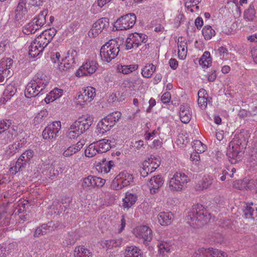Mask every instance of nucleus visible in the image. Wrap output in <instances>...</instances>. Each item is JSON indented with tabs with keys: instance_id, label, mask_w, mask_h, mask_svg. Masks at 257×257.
Returning <instances> with one entry per match:
<instances>
[{
	"instance_id": "f257e3e1",
	"label": "nucleus",
	"mask_w": 257,
	"mask_h": 257,
	"mask_svg": "<svg viewBox=\"0 0 257 257\" xmlns=\"http://www.w3.org/2000/svg\"><path fill=\"white\" fill-rule=\"evenodd\" d=\"M50 80V77L43 72H38L27 84L25 91L26 97H34L41 93L43 94L47 92Z\"/></svg>"
},
{
	"instance_id": "f03ea898",
	"label": "nucleus",
	"mask_w": 257,
	"mask_h": 257,
	"mask_svg": "<svg viewBox=\"0 0 257 257\" xmlns=\"http://www.w3.org/2000/svg\"><path fill=\"white\" fill-rule=\"evenodd\" d=\"M227 156L229 162L231 164H235L240 161L243 155L246 148L245 139L242 134L235 136L229 145Z\"/></svg>"
},
{
	"instance_id": "7ed1b4c3",
	"label": "nucleus",
	"mask_w": 257,
	"mask_h": 257,
	"mask_svg": "<svg viewBox=\"0 0 257 257\" xmlns=\"http://www.w3.org/2000/svg\"><path fill=\"white\" fill-rule=\"evenodd\" d=\"M210 218V213L200 204L193 205L187 215L188 221L192 226H201L206 223Z\"/></svg>"
},
{
	"instance_id": "20e7f679",
	"label": "nucleus",
	"mask_w": 257,
	"mask_h": 257,
	"mask_svg": "<svg viewBox=\"0 0 257 257\" xmlns=\"http://www.w3.org/2000/svg\"><path fill=\"white\" fill-rule=\"evenodd\" d=\"M119 52L118 42L111 39L104 44L100 50V55L103 62H110L115 59Z\"/></svg>"
},
{
	"instance_id": "39448f33",
	"label": "nucleus",
	"mask_w": 257,
	"mask_h": 257,
	"mask_svg": "<svg viewBox=\"0 0 257 257\" xmlns=\"http://www.w3.org/2000/svg\"><path fill=\"white\" fill-rule=\"evenodd\" d=\"M121 113L114 111L102 118L97 125V128L100 133L104 134L109 131L120 118Z\"/></svg>"
},
{
	"instance_id": "423d86ee",
	"label": "nucleus",
	"mask_w": 257,
	"mask_h": 257,
	"mask_svg": "<svg viewBox=\"0 0 257 257\" xmlns=\"http://www.w3.org/2000/svg\"><path fill=\"white\" fill-rule=\"evenodd\" d=\"M189 180V177L182 172H177L170 179L169 187L173 191H179L186 187Z\"/></svg>"
},
{
	"instance_id": "0eeeda50",
	"label": "nucleus",
	"mask_w": 257,
	"mask_h": 257,
	"mask_svg": "<svg viewBox=\"0 0 257 257\" xmlns=\"http://www.w3.org/2000/svg\"><path fill=\"white\" fill-rule=\"evenodd\" d=\"M134 181L133 174L127 171L120 172L113 180L111 188L114 190H119L130 185Z\"/></svg>"
},
{
	"instance_id": "6e6552de",
	"label": "nucleus",
	"mask_w": 257,
	"mask_h": 257,
	"mask_svg": "<svg viewBox=\"0 0 257 257\" xmlns=\"http://www.w3.org/2000/svg\"><path fill=\"white\" fill-rule=\"evenodd\" d=\"M147 39L148 36L143 33L130 34L125 41V49H137L142 44L146 43Z\"/></svg>"
},
{
	"instance_id": "1a4fd4ad",
	"label": "nucleus",
	"mask_w": 257,
	"mask_h": 257,
	"mask_svg": "<svg viewBox=\"0 0 257 257\" xmlns=\"http://www.w3.org/2000/svg\"><path fill=\"white\" fill-rule=\"evenodd\" d=\"M136 16L134 13H130L121 16L115 23L117 30H125L132 28L136 22Z\"/></svg>"
},
{
	"instance_id": "9d476101",
	"label": "nucleus",
	"mask_w": 257,
	"mask_h": 257,
	"mask_svg": "<svg viewBox=\"0 0 257 257\" xmlns=\"http://www.w3.org/2000/svg\"><path fill=\"white\" fill-rule=\"evenodd\" d=\"M56 32L57 31L54 28H50L44 31L35 39L37 42L36 44L40 45H39L40 48L44 50L55 36Z\"/></svg>"
},
{
	"instance_id": "9b49d317",
	"label": "nucleus",
	"mask_w": 257,
	"mask_h": 257,
	"mask_svg": "<svg viewBox=\"0 0 257 257\" xmlns=\"http://www.w3.org/2000/svg\"><path fill=\"white\" fill-rule=\"evenodd\" d=\"M95 89L91 86L82 88L79 92L77 100L81 105H85L90 102L95 96Z\"/></svg>"
},
{
	"instance_id": "f8f14e48",
	"label": "nucleus",
	"mask_w": 257,
	"mask_h": 257,
	"mask_svg": "<svg viewBox=\"0 0 257 257\" xmlns=\"http://www.w3.org/2000/svg\"><path fill=\"white\" fill-rule=\"evenodd\" d=\"M192 257H227V254L217 249L201 247L193 253Z\"/></svg>"
},
{
	"instance_id": "ddd939ff",
	"label": "nucleus",
	"mask_w": 257,
	"mask_h": 257,
	"mask_svg": "<svg viewBox=\"0 0 257 257\" xmlns=\"http://www.w3.org/2000/svg\"><path fill=\"white\" fill-rule=\"evenodd\" d=\"M133 233L137 237L143 238L146 245L148 244V242H150L153 238L151 229L146 225L137 227L134 229Z\"/></svg>"
},
{
	"instance_id": "4468645a",
	"label": "nucleus",
	"mask_w": 257,
	"mask_h": 257,
	"mask_svg": "<svg viewBox=\"0 0 257 257\" xmlns=\"http://www.w3.org/2000/svg\"><path fill=\"white\" fill-rule=\"evenodd\" d=\"M98 66L95 61H87L79 68L76 75L79 77L90 76L96 71Z\"/></svg>"
},
{
	"instance_id": "2eb2a0df",
	"label": "nucleus",
	"mask_w": 257,
	"mask_h": 257,
	"mask_svg": "<svg viewBox=\"0 0 257 257\" xmlns=\"http://www.w3.org/2000/svg\"><path fill=\"white\" fill-rule=\"evenodd\" d=\"M61 127L59 121H54L45 127L43 132V137L45 140H51L58 136V133Z\"/></svg>"
},
{
	"instance_id": "dca6fc26",
	"label": "nucleus",
	"mask_w": 257,
	"mask_h": 257,
	"mask_svg": "<svg viewBox=\"0 0 257 257\" xmlns=\"http://www.w3.org/2000/svg\"><path fill=\"white\" fill-rule=\"evenodd\" d=\"M13 60L10 58H3L0 61V82L4 81L6 77H10L12 72L10 70Z\"/></svg>"
},
{
	"instance_id": "f3484780",
	"label": "nucleus",
	"mask_w": 257,
	"mask_h": 257,
	"mask_svg": "<svg viewBox=\"0 0 257 257\" xmlns=\"http://www.w3.org/2000/svg\"><path fill=\"white\" fill-rule=\"evenodd\" d=\"M109 26L108 19L106 18H102L98 20L92 25L90 30L88 32V35L90 37H95L103 29Z\"/></svg>"
},
{
	"instance_id": "a211bd4d",
	"label": "nucleus",
	"mask_w": 257,
	"mask_h": 257,
	"mask_svg": "<svg viewBox=\"0 0 257 257\" xmlns=\"http://www.w3.org/2000/svg\"><path fill=\"white\" fill-rule=\"evenodd\" d=\"M93 118L90 116H84L79 117L78 120H76L72 123V125L74 126L81 134L88 130L92 124Z\"/></svg>"
},
{
	"instance_id": "6ab92c4d",
	"label": "nucleus",
	"mask_w": 257,
	"mask_h": 257,
	"mask_svg": "<svg viewBox=\"0 0 257 257\" xmlns=\"http://www.w3.org/2000/svg\"><path fill=\"white\" fill-rule=\"evenodd\" d=\"M85 140H82L77 143L68 147L62 148V155L65 157H70L79 152L85 145Z\"/></svg>"
},
{
	"instance_id": "aec40b11",
	"label": "nucleus",
	"mask_w": 257,
	"mask_h": 257,
	"mask_svg": "<svg viewBox=\"0 0 257 257\" xmlns=\"http://www.w3.org/2000/svg\"><path fill=\"white\" fill-rule=\"evenodd\" d=\"M16 126L12 125L11 127L0 134V141L2 144H6L12 141L16 135Z\"/></svg>"
},
{
	"instance_id": "412c9836",
	"label": "nucleus",
	"mask_w": 257,
	"mask_h": 257,
	"mask_svg": "<svg viewBox=\"0 0 257 257\" xmlns=\"http://www.w3.org/2000/svg\"><path fill=\"white\" fill-rule=\"evenodd\" d=\"M17 90V87L15 86V84H10L7 85L3 92V96L0 98V103L2 104H6L15 94Z\"/></svg>"
},
{
	"instance_id": "4be33fe9",
	"label": "nucleus",
	"mask_w": 257,
	"mask_h": 257,
	"mask_svg": "<svg viewBox=\"0 0 257 257\" xmlns=\"http://www.w3.org/2000/svg\"><path fill=\"white\" fill-rule=\"evenodd\" d=\"M164 183V180L161 176L157 175L152 177L149 181L150 192L152 194H155Z\"/></svg>"
},
{
	"instance_id": "5701e85b",
	"label": "nucleus",
	"mask_w": 257,
	"mask_h": 257,
	"mask_svg": "<svg viewBox=\"0 0 257 257\" xmlns=\"http://www.w3.org/2000/svg\"><path fill=\"white\" fill-rule=\"evenodd\" d=\"M172 241L167 238L158 240L157 244L158 250L159 253L162 255H165L166 253L169 252L172 247Z\"/></svg>"
},
{
	"instance_id": "b1692460",
	"label": "nucleus",
	"mask_w": 257,
	"mask_h": 257,
	"mask_svg": "<svg viewBox=\"0 0 257 257\" xmlns=\"http://www.w3.org/2000/svg\"><path fill=\"white\" fill-rule=\"evenodd\" d=\"M179 115L180 120L182 122L187 123L190 121L192 113L190 110V108L187 104L181 105Z\"/></svg>"
},
{
	"instance_id": "393cba45",
	"label": "nucleus",
	"mask_w": 257,
	"mask_h": 257,
	"mask_svg": "<svg viewBox=\"0 0 257 257\" xmlns=\"http://www.w3.org/2000/svg\"><path fill=\"white\" fill-rule=\"evenodd\" d=\"M243 216L247 219H254L257 216V207L253 203L246 204L242 209Z\"/></svg>"
},
{
	"instance_id": "a878e982",
	"label": "nucleus",
	"mask_w": 257,
	"mask_h": 257,
	"mask_svg": "<svg viewBox=\"0 0 257 257\" xmlns=\"http://www.w3.org/2000/svg\"><path fill=\"white\" fill-rule=\"evenodd\" d=\"M174 218V215L171 212H161L158 215V222L163 226L170 224Z\"/></svg>"
},
{
	"instance_id": "bb28decb",
	"label": "nucleus",
	"mask_w": 257,
	"mask_h": 257,
	"mask_svg": "<svg viewBox=\"0 0 257 257\" xmlns=\"http://www.w3.org/2000/svg\"><path fill=\"white\" fill-rule=\"evenodd\" d=\"M124 257H143L142 252L140 248L136 246H126L124 252Z\"/></svg>"
},
{
	"instance_id": "cd10ccee",
	"label": "nucleus",
	"mask_w": 257,
	"mask_h": 257,
	"mask_svg": "<svg viewBox=\"0 0 257 257\" xmlns=\"http://www.w3.org/2000/svg\"><path fill=\"white\" fill-rule=\"evenodd\" d=\"M36 43L37 42L34 39L29 47V54L33 58L39 56L44 51L43 49L40 48V45Z\"/></svg>"
},
{
	"instance_id": "c85d7f7f",
	"label": "nucleus",
	"mask_w": 257,
	"mask_h": 257,
	"mask_svg": "<svg viewBox=\"0 0 257 257\" xmlns=\"http://www.w3.org/2000/svg\"><path fill=\"white\" fill-rule=\"evenodd\" d=\"M95 143L97 149L98 151V154L106 152L111 148L108 140L104 139Z\"/></svg>"
},
{
	"instance_id": "c756f323",
	"label": "nucleus",
	"mask_w": 257,
	"mask_h": 257,
	"mask_svg": "<svg viewBox=\"0 0 257 257\" xmlns=\"http://www.w3.org/2000/svg\"><path fill=\"white\" fill-rule=\"evenodd\" d=\"M137 196L133 193L127 192L125 198L123 199V206L128 209L136 203L137 200Z\"/></svg>"
},
{
	"instance_id": "7c9ffc66",
	"label": "nucleus",
	"mask_w": 257,
	"mask_h": 257,
	"mask_svg": "<svg viewBox=\"0 0 257 257\" xmlns=\"http://www.w3.org/2000/svg\"><path fill=\"white\" fill-rule=\"evenodd\" d=\"M253 181H248V180L245 179L243 180H237L233 182V187L238 190L251 189V184H253Z\"/></svg>"
},
{
	"instance_id": "2f4dec72",
	"label": "nucleus",
	"mask_w": 257,
	"mask_h": 257,
	"mask_svg": "<svg viewBox=\"0 0 257 257\" xmlns=\"http://www.w3.org/2000/svg\"><path fill=\"white\" fill-rule=\"evenodd\" d=\"M62 93L63 90L62 89L57 88H55L47 95L45 100L47 103L53 102L60 97L62 95Z\"/></svg>"
},
{
	"instance_id": "473e14b6",
	"label": "nucleus",
	"mask_w": 257,
	"mask_h": 257,
	"mask_svg": "<svg viewBox=\"0 0 257 257\" xmlns=\"http://www.w3.org/2000/svg\"><path fill=\"white\" fill-rule=\"evenodd\" d=\"M213 178L209 175L204 176L197 186V190L207 189L212 184Z\"/></svg>"
},
{
	"instance_id": "72a5a7b5",
	"label": "nucleus",
	"mask_w": 257,
	"mask_h": 257,
	"mask_svg": "<svg viewBox=\"0 0 257 257\" xmlns=\"http://www.w3.org/2000/svg\"><path fill=\"white\" fill-rule=\"evenodd\" d=\"M48 11L44 10L32 20L39 29L46 23V17Z\"/></svg>"
},
{
	"instance_id": "f704fd0d",
	"label": "nucleus",
	"mask_w": 257,
	"mask_h": 257,
	"mask_svg": "<svg viewBox=\"0 0 257 257\" xmlns=\"http://www.w3.org/2000/svg\"><path fill=\"white\" fill-rule=\"evenodd\" d=\"M122 240L121 238L106 240L103 244L107 249H113L120 246Z\"/></svg>"
},
{
	"instance_id": "c9c22d12",
	"label": "nucleus",
	"mask_w": 257,
	"mask_h": 257,
	"mask_svg": "<svg viewBox=\"0 0 257 257\" xmlns=\"http://www.w3.org/2000/svg\"><path fill=\"white\" fill-rule=\"evenodd\" d=\"M48 116V112L46 109H43L38 112L34 118L35 125L42 123Z\"/></svg>"
},
{
	"instance_id": "e433bc0d",
	"label": "nucleus",
	"mask_w": 257,
	"mask_h": 257,
	"mask_svg": "<svg viewBox=\"0 0 257 257\" xmlns=\"http://www.w3.org/2000/svg\"><path fill=\"white\" fill-rule=\"evenodd\" d=\"M256 11L253 4H250L243 13V18L249 21H252L255 17Z\"/></svg>"
},
{
	"instance_id": "4c0bfd02",
	"label": "nucleus",
	"mask_w": 257,
	"mask_h": 257,
	"mask_svg": "<svg viewBox=\"0 0 257 257\" xmlns=\"http://www.w3.org/2000/svg\"><path fill=\"white\" fill-rule=\"evenodd\" d=\"M199 153L195 152L191 154L190 159L193 162V165L192 168L194 171L200 172L201 171L202 168L199 167L200 156Z\"/></svg>"
},
{
	"instance_id": "58836bf2",
	"label": "nucleus",
	"mask_w": 257,
	"mask_h": 257,
	"mask_svg": "<svg viewBox=\"0 0 257 257\" xmlns=\"http://www.w3.org/2000/svg\"><path fill=\"white\" fill-rule=\"evenodd\" d=\"M156 66L153 64H147L142 69V74L143 77L150 78L156 70Z\"/></svg>"
},
{
	"instance_id": "ea45409f",
	"label": "nucleus",
	"mask_w": 257,
	"mask_h": 257,
	"mask_svg": "<svg viewBox=\"0 0 257 257\" xmlns=\"http://www.w3.org/2000/svg\"><path fill=\"white\" fill-rule=\"evenodd\" d=\"M89 250L83 246H79L75 248L74 252V257H90Z\"/></svg>"
},
{
	"instance_id": "a19ab883",
	"label": "nucleus",
	"mask_w": 257,
	"mask_h": 257,
	"mask_svg": "<svg viewBox=\"0 0 257 257\" xmlns=\"http://www.w3.org/2000/svg\"><path fill=\"white\" fill-rule=\"evenodd\" d=\"M202 35L206 40H210L215 35V31L209 25L205 26L202 30Z\"/></svg>"
},
{
	"instance_id": "79ce46f5",
	"label": "nucleus",
	"mask_w": 257,
	"mask_h": 257,
	"mask_svg": "<svg viewBox=\"0 0 257 257\" xmlns=\"http://www.w3.org/2000/svg\"><path fill=\"white\" fill-rule=\"evenodd\" d=\"M199 64L204 67H208L211 64V58L210 54L208 51H205L199 60Z\"/></svg>"
},
{
	"instance_id": "37998d69",
	"label": "nucleus",
	"mask_w": 257,
	"mask_h": 257,
	"mask_svg": "<svg viewBox=\"0 0 257 257\" xmlns=\"http://www.w3.org/2000/svg\"><path fill=\"white\" fill-rule=\"evenodd\" d=\"M39 30L33 21L25 25L23 28V32L26 35H29L35 33L36 31Z\"/></svg>"
},
{
	"instance_id": "c03bdc74",
	"label": "nucleus",
	"mask_w": 257,
	"mask_h": 257,
	"mask_svg": "<svg viewBox=\"0 0 257 257\" xmlns=\"http://www.w3.org/2000/svg\"><path fill=\"white\" fill-rule=\"evenodd\" d=\"M186 43L179 40L178 43V56L181 59H184L186 56L187 49Z\"/></svg>"
},
{
	"instance_id": "a18cd8bd",
	"label": "nucleus",
	"mask_w": 257,
	"mask_h": 257,
	"mask_svg": "<svg viewBox=\"0 0 257 257\" xmlns=\"http://www.w3.org/2000/svg\"><path fill=\"white\" fill-rule=\"evenodd\" d=\"M97 154H98V151L95 142L89 145L85 151V155L87 157H92Z\"/></svg>"
},
{
	"instance_id": "49530a36",
	"label": "nucleus",
	"mask_w": 257,
	"mask_h": 257,
	"mask_svg": "<svg viewBox=\"0 0 257 257\" xmlns=\"http://www.w3.org/2000/svg\"><path fill=\"white\" fill-rule=\"evenodd\" d=\"M13 21L16 26H21L22 23L25 21V19L24 17V13L14 12V16L13 18Z\"/></svg>"
},
{
	"instance_id": "de8ad7c7",
	"label": "nucleus",
	"mask_w": 257,
	"mask_h": 257,
	"mask_svg": "<svg viewBox=\"0 0 257 257\" xmlns=\"http://www.w3.org/2000/svg\"><path fill=\"white\" fill-rule=\"evenodd\" d=\"M74 64L68 61L65 58L63 59L61 62L58 65V69L61 72L67 71L73 66Z\"/></svg>"
},
{
	"instance_id": "09e8293b",
	"label": "nucleus",
	"mask_w": 257,
	"mask_h": 257,
	"mask_svg": "<svg viewBox=\"0 0 257 257\" xmlns=\"http://www.w3.org/2000/svg\"><path fill=\"white\" fill-rule=\"evenodd\" d=\"M138 68V65L137 64H132L130 65H121L119 70L124 74H127Z\"/></svg>"
},
{
	"instance_id": "8fccbe9b",
	"label": "nucleus",
	"mask_w": 257,
	"mask_h": 257,
	"mask_svg": "<svg viewBox=\"0 0 257 257\" xmlns=\"http://www.w3.org/2000/svg\"><path fill=\"white\" fill-rule=\"evenodd\" d=\"M192 147L195 152L201 153L205 151L206 146L199 140H195L193 142Z\"/></svg>"
},
{
	"instance_id": "3c124183",
	"label": "nucleus",
	"mask_w": 257,
	"mask_h": 257,
	"mask_svg": "<svg viewBox=\"0 0 257 257\" xmlns=\"http://www.w3.org/2000/svg\"><path fill=\"white\" fill-rule=\"evenodd\" d=\"M54 207H56L57 211H55V213L61 214L65 212L69 207V204L65 202V205L63 202H56L53 204Z\"/></svg>"
},
{
	"instance_id": "603ef678",
	"label": "nucleus",
	"mask_w": 257,
	"mask_h": 257,
	"mask_svg": "<svg viewBox=\"0 0 257 257\" xmlns=\"http://www.w3.org/2000/svg\"><path fill=\"white\" fill-rule=\"evenodd\" d=\"M93 176L89 175L87 177L83 178L82 186L83 188H94Z\"/></svg>"
},
{
	"instance_id": "864d4df0",
	"label": "nucleus",
	"mask_w": 257,
	"mask_h": 257,
	"mask_svg": "<svg viewBox=\"0 0 257 257\" xmlns=\"http://www.w3.org/2000/svg\"><path fill=\"white\" fill-rule=\"evenodd\" d=\"M77 56V52L73 49H70L67 52V55L65 57V59L68 61L71 62L73 64H75V58Z\"/></svg>"
},
{
	"instance_id": "5fc2aeb1",
	"label": "nucleus",
	"mask_w": 257,
	"mask_h": 257,
	"mask_svg": "<svg viewBox=\"0 0 257 257\" xmlns=\"http://www.w3.org/2000/svg\"><path fill=\"white\" fill-rule=\"evenodd\" d=\"M34 155V152L33 150H29L24 152L20 158L28 164L30 160L33 157Z\"/></svg>"
},
{
	"instance_id": "6e6d98bb",
	"label": "nucleus",
	"mask_w": 257,
	"mask_h": 257,
	"mask_svg": "<svg viewBox=\"0 0 257 257\" xmlns=\"http://www.w3.org/2000/svg\"><path fill=\"white\" fill-rule=\"evenodd\" d=\"M12 126V121L10 119H5L0 121V134Z\"/></svg>"
},
{
	"instance_id": "4d7b16f0",
	"label": "nucleus",
	"mask_w": 257,
	"mask_h": 257,
	"mask_svg": "<svg viewBox=\"0 0 257 257\" xmlns=\"http://www.w3.org/2000/svg\"><path fill=\"white\" fill-rule=\"evenodd\" d=\"M81 134L79 132H77L76 128L72 125H71L70 128L67 132V136L70 139H74L79 136Z\"/></svg>"
},
{
	"instance_id": "13d9d810",
	"label": "nucleus",
	"mask_w": 257,
	"mask_h": 257,
	"mask_svg": "<svg viewBox=\"0 0 257 257\" xmlns=\"http://www.w3.org/2000/svg\"><path fill=\"white\" fill-rule=\"evenodd\" d=\"M17 197V194L14 191L11 189L4 194V198H6L8 202H12L15 200Z\"/></svg>"
},
{
	"instance_id": "bf43d9fd",
	"label": "nucleus",
	"mask_w": 257,
	"mask_h": 257,
	"mask_svg": "<svg viewBox=\"0 0 257 257\" xmlns=\"http://www.w3.org/2000/svg\"><path fill=\"white\" fill-rule=\"evenodd\" d=\"M54 223L53 221L49 222L48 224H44L41 227L43 229L44 233H47L50 231L54 230L57 226H54Z\"/></svg>"
},
{
	"instance_id": "052dcab7",
	"label": "nucleus",
	"mask_w": 257,
	"mask_h": 257,
	"mask_svg": "<svg viewBox=\"0 0 257 257\" xmlns=\"http://www.w3.org/2000/svg\"><path fill=\"white\" fill-rule=\"evenodd\" d=\"M149 163H148L147 161H144L143 163V167L140 169V173L143 177H146L149 174Z\"/></svg>"
},
{
	"instance_id": "680f3d73",
	"label": "nucleus",
	"mask_w": 257,
	"mask_h": 257,
	"mask_svg": "<svg viewBox=\"0 0 257 257\" xmlns=\"http://www.w3.org/2000/svg\"><path fill=\"white\" fill-rule=\"evenodd\" d=\"M93 181L94 188L96 187H101L104 185L105 182L104 179L96 176H93Z\"/></svg>"
},
{
	"instance_id": "e2e57ef3",
	"label": "nucleus",
	"mask_w": 257,
	"mask_h": 257,
	"mask_svg": "<svg viewBox=\"0 0 257 257\" xmlns=\"http://www.w3.org/2000/svg\"><path fill=\"white\" fill-rule=\"evenodd\" d=\"M27 141L25 138H22L19 141L16 142L13 144V148L15 149V150H19L20 148H22L24 145L26 143Z\"/></svg>"
},
{
	"instance_id": "0e129e2a",
	"label": "nucleus",
	"mask_w": 257,
	"mask_h": 257,
	"mask_svg": "<svg viewBox=\"0 0 257 257\" xmlns=\"http://www.w3.org/2000/svg\"><path fill=\"white\" fill-rule=\"evenodd\" d=\"M145 161H147L148 163L151 164V166H152L151 167L154 168L155 170L159 166L160 164V161L155 158H151L150 159H149L148 160H146Z\"/></svg>"
},
{
	"instance_id": "69168bd1",
	"label": "nucleus",
	"mask_w": 257,
	"mask_h": 257,
	"mask_svg": "<svg viewBox=\"0 0 257 257\" xmlns=\"http://www.w3.org/2000/svg\"><path fill=\"white\" fill-rule=\"evenodd\" d=\"M198 104L202 109H205L207 105V98H198Z\"/></svg>"
},
{
	"instance_id": "338daca9",
	"label": "nucleus",
	"mask_w": 257,
	"mask_h": 257,
	"mask_svg": "<svg viewBox=\"0 0 257 257\" xmlns=\"http://www.w3.org/2000/svg\"><path fill=\"white\" fill-rule=\"evenodd\" d=\"M171 99V94L169 92L164 93L162 97L161 100L164 103H168Z\"/></svg>"
},
{
	"instance_id": "774afa93",
	"label": "nucleus",
	"mask_w": 257,
	"mask_h": 257,
	"mask_svg": "<svg viewBox=\"0 0 257 257\" xmlns=\"http://www.w3.org/2000/svg\"><path fill=\"white\" fill-rule=\"evenodd\" d=\"M113 166L114 162L112 161H109L108 163L105 164L103 167L104 172L106 173H108Z\"/></svg>"
}]
</instances>
